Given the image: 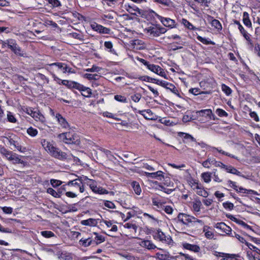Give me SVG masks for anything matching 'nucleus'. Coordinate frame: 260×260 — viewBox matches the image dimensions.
Wrapping results in <instances>:
<instances>
[{
  "label": "nucleus",
  "instance_id": "1",
  "mask_svg": "<svg viewBox=\"0 0 260 260\" xmlns=\"http://www.w3.org/2000/svg\"><path fill=\"white\" fill-rule=\"evenodd\" d=\"M175 220L176 231L183 234L192 233L199 228L198 224L201 226L204 224L202 220L182 213H179Z\"/></svg>",
  "mask_w": 260,
  "mask_h": 260
},
{
  "label": "nucleus",
  "instance_id": "2",
  "mask_svg": "<svg viewBox=\"0 0 260 260\" xmlns=\"http://www.w3.org/2000/svg\"><path fill=\"white\" fill-rule=\"evenodd\" d=\"M57 137L60 141L68 144H79L80 142L78 135L70 130L59 134Z\"/></svg>",
  "mask_w": 260,
  "mask_h": 260
},
{
  "label": "nucleus",
  "instance_id": "3",
  "mask_svg": "<svg viewBox=\"0 0 260 260\" xmlns=\"http://www.w3.org/2000/svg\"><path fill=\"white\" fill-rule=\"evenodd\" d=\"M167 29L158 24H150L145 28L144 31L152 37H157L166 32Z\"/></svg>",
  "mask_w": 260,
  "mask_h": 260
},
{
  "label": "nucleus",
  "instance_id": "4",
  "mask_svg": "<svg viewBox=\"0 0 260 260\" xmlns=\"http://www.w3.org/2000/svg\"><path fill=\"white\" fill-rule=\"evenodd\" d=\"M46 150L49 151L50 154L60 160H64L67 158V154L61 151L59 148L54 147L52 144H48Z\"/></svg>",
  "mask_w": 260,
  "mask_h": 260
},
{
  "label": "nucleus",
  "instance_id": "5",
  "mask_svg": "<svg viewBox=\"0 0 260 260\" xmlns=\"http://www.w3.org/2000/svg\"><path fill=\"white\" fill-rule=\"evenodd\" d=\"M8 47L16 55L19 56L26 57V53L16 43V41L13 39L7 40L5 41Z\"/></svg>",
  "mask_w": 260,
  "mask_h": 260
},
{
  "label": "nucleus",
  "instance_id": "6",
  "mask_svg": "<svg viewBox=\"0 0 260 260\" xmlns=\"http://www.w3.org/2000/svg\"><path fill=\"white\" fill-rule=\"evenodd\" d=\"M152 235L154 239L159 240L163 243L170 244L172 241L171 237L166 236L159 229L154 231Z\"/></svg>",
  "mask_w": 260,
  "mask_h": 260
},
{
  "label": "nucleus",
  "instance_id": "7",
  "mask_svg": "<svg viewBox=\"0 0 260 260\" xmlns=\"http://www.w3.org/2000/svg\"><path fill=\"white\" fill-rule=\"evenodd\" d=\"M6 138L8 141L9 144L13 145L19 152L24 153L27 150V149L26 147H23L19 144L17 141L16 140L17 139L16 136H14L13 137L9 136L8 137H6Z\"/></svg>",
  "mask_w": 260,
  "mask_h": 260
},
{
  "label": "nucleus",
  "instance_id": "8",
  "mask_svg": "<svg viewBox=\"0 0 260 260\" xmlns=\"http://www.w3.org/2000/svg\"><path fill=\"white\" fill-rule=\"evenodd\" d=\"M156 16L164 26L171 28L176 27V22L174 20L170 18L164 17L157 14Z\"/></svg>",
  "mask_w": 260,
  "mask_h": 260
},
{
  "label": "nucleus",
  "instance_id": "9",
  "mask_svg": "<svg viewBox=\"0 0 260 260\" xmlns=\"http://www.w3.org/2000/svg\"><path fill=\"white\" fill-rule=\"evenodd\" d=\"M87 185H88L92 190L94 193H99L100 194H108V191L102 187H98L95 184V182L94 180H92L91 183L86 182Z\"/></svg>",
  "mask_w": 260,
  "mask_h": 260
},
{
  "label": "nucleus",
  "instance_id": "10",
  "mask_svg": "<svg viewBox=\"0 0 260 260\" xmlns=\"http://www.w3.org/2000/svg\"><path fill=\"white\" fill-rule=\"evenodd\" d=\"M159 85L167 89H169L172 92L176 94L179 97H180V95L178 90L175 86V85L172 83H169L167 81H163V82H159Z\"/></svg>",
  "mask_w": 260,
  "mask_h": 260
},
{
  "label": "nucleus",
  "instance_id": "11",
  "mask_svg": "<svg viewBox=\"0 0 260 260\" xmlns=\"http://www.w3.org/2000/svg\"><path fill=\"white\" fill-rule=\"evenodd\" d=\"M61 84L63 85L66 86L69 88H75L77 89H82L83 85L80 83L72 81H69L67 80H63L61 81Z\"/></svg>",
  "mask_w": 260,
  "mask_h": 260
},
{
  "label": "nucleus",
  "instance_id": "12",
  "mask_svg": "<svg viewBox=\"0 0 260 260\" xmlns=\"http://www.w3.org/2000/svg\"><path fill=\"white\" fill-rule=\"evenodd\" d=\"M54 116L59 124L62 128H69V130H71V128L69 123L60 114L56 113Z\"/></svg>",
  "mask_w": 260,
  "mask_h": 260
},
{
  "label": "nucleus",
  "instance_id": "13",
  "mask_svg": "<svg viewBox=\"0 0 260 260\" xmlns=\"http://www.w3.org/2000/svg\"><path fill=\"white\" fill-rule=\"evenodd\" d=\"M27 113L29 114L36 121H40L44 122L45 121V117L41 114L39 111H33L31 109L27 110Z\"/></svg>",
  "mask_w": 260,
  "mask_h": 260
},
{
  "label": "nucleus",
  "instance_id": "14",
  "mask_svg": "<svg viewBox=\"0 0 260 260\" xmlns=\"http://www.w3.org/2000/svg\"><path fill=\"white\" fill-rule=\"evenodd\" d=\"M234 23L238 25V29H239L240 32L242 34L244 38L249 42L251 45H252L251 40L250 38V35L248 34L247 32L245 30L240 22L237 20H235Z\"/></svg>",
  "mask_w": 260,
  "mask_h": 260
},
{
  "label": "nucleus",
  "instance_id": "15",
  "mask_svg": "<svg viewBox=\"0 0 260 260\" xmlns=\"http://www.w3.org/2000/svg\"><path fill=\"white\" fill-rule=\"evenodd\" d=\"M91 26L93 30L98 31L100 33L104 34H110V29L104 27L101 25H99L96 23H94L93 24H92Z\"/></svg>",
  "mask_w": 260,
  "mask_h": 260
},
{
  "label": "nucleus",
  "instance_id": "16",
  "mask_svg": "<svg viewBox=\"0 0 260 260\" xmlns=\"http://www.w3.org/2000/svg\"><path fill=\"white\" fill-rule=\"evenodd\" d=\"M215 227L216 229L221 230L222 232L225 233L228 235L230 234L231 231L232 230L229 226L226 225L224 222L217 223L215 224Z\"/></svg>",
  "mask_w": 260,
  "mask_h": 260
},
{
  "label": "nucleus",
  "instance_id": "17",
  "mask_svg": "<svg viewBox=\"0 0 260 260\" xmlns=\"http://www.w3.org/2000/svg\"><path fill=\"white\" fill-rule=\"evenodd\" d=\"M178 136L181 137H183V138L185 139L183 140V142L184 143H187L188 141L190 142H196V139L194 138L191 135L183 133V132H179L178 133Z\"/></svg>",
  "mask_w": 260,
  "mask_h": 260
},
{
  "label": "nucleus",
  "instance_id": "18",
  "mask_svg": "<svg viewBox=\"0 0 260 260\" xmlns=\"http://www.w3.org/2000/svg\"><path fill=\"white\" fill-rule=\"evenodd\" d=\"M164 173L161 171H158L154 173H146V176L148 178H155L161 180L164 178Z\"/></svg>",
  "mask_w": 260,
  "mask_h": 260
},
{
  "label": "nucleus",
  "instance_id": "19",
  "mask_svg": "<svg viewBox=\"0 0 260 260\" xmlns=\"http://www.w3.org/2000/svg\"><path fill=\"white\" fill-rule=\"evenodd\" d=\"M183 247L184 248L193 251L194 252H199L201 248L197 245L191 244L188 243H185L183 244Z\"/></svg>",
  "mask_w": 260,
  "mask_h": 260
},
{
  "label": "nucleus",
  "instance_id": "20",
  "mask_svg": "<svg viewBox=\"0 0 260 260\" xmlns=\"http://www.w3.org/2000/svg\"><path fill=\"white\" fill-rule=\"evenodd\" d=\"M140 113L146 119H154V116L151 110L148 109L140 111Z\"/></svg>",
  "mask_w": 260,
  "mask_h": 260
},
{
  "label": "nucleus",
  "instance_id": "21",
  "mask_svg": "<svg viewBox=\"0 0 260 260\" xmlns=\"http://www.w3.org/2000/svg\"><path fill=\"white\" fill-rule=\"evenodd\" d=\"M156 257L159 260H171L174 257L171 256L169 252H165L164 253H156Z\"/></svg>",
  "mask_w": 260,
  "mask_h": 260
},
{
  "label": "nucleus",
  "instance_id": "22",
  "mask_svg": "<svg viewBox=\"0 0 260 260\" xmlns=\"http://www.w3.org/2000/svg\"><path fill=\"white\" fill-rule=\"evenodd\" d=\"M81 224L83 225L94 226L96 225L98 222L95 219L90 218L88 219L82 220L81 221Z\"/></svg>",
  "mask_w": 260,
  "mask_h": 260
},
{
  "label": "nucleus",
  "instance_id": "23",
  "mask_svg": "<svg viewBox=\"0 0 260 260\" xmlns=\"http://www.w3.org/2000/svg\"><path fill=\"white\" fill-rule=\"evenodd\" d=\"M197 112H200V117L206 116L209 119H211L214 115L212 113L211 109H204L200 111H197Z\"/></svg>",
  "mask_w": 260,
  "mask_h": 260
},
{
  "label": "nucleus",
  "instance_id": "24",
  "mask_svg": "<svg viewBox=\"0 0 260 260\" xmlns=\"http://www.w3.org/2000/svg\"><path fill=\"white\" fill-rule=\"evenodd\" d=\"M132 45L133 47V48L137 50H142L144 48L142 41L140 40H135L133 41Z\"/></svg>",
  "mask_w": 260,
  "mask_h": 260
},
{
  "label": "nucleus",
  "instance_id": "25",
  "mask_svg": "<svg viewBox=\"0 0 260 260\" xmlns=\"http://www.w3.org/2000/svg\"><path fill=\"white\" fill-rule=\"evenodd\" d=\"M214 163H216V159L214 158L208 157L202 163V165L204 167L209 169L211 165H214Z\"/></svg>",
  "mask_w": 260,
  "mask_h": 260
},
{
  "label": "nucleus",
  "instance_id": "26",
  "mask_svg": "<svg viewBox=\"0 0 260 260\" xmlns=\"http://www.w3.org/2000/svg\"><path fill=\"white\" fill-rule=\"evenodd\" d=\"M237 192L247 194H253L255 195H259V194L255 191L252 189H247L244 188L242 187H239L237 188V190H236Z\"/></svg>",
  "mask_w": 260,
  "mask_h": 260
},
{
  "label": "nucleus",
  "instance_id": "27",
  "mask_svg": "<svg viewBox=\"0 0 260 260\" xmlns=\"http://www.w3.org/2000/svg\"><path fill=\"white\" fill-rule=\"evenodd\" d=\"M139 79L142 81H144L151 82L154 83L159 85V82H163V81H160L158 79L152 78L148 76H141V77H139Z\"/></svg>",
  "mask_w": 260,
  "mask_h": 260
},
{
  "label": "nucleus",
  "instance_id": "28",
  "mask_svg": "<svg viewBox=\"0 0 260 260\" xmlns=\"http://www.w3.org/2000/svg\"><path fill=\"white\" fill-rule=\"evenodd\" d=\"M243 22L245 25L248 27H251L252 23L249 19V14L247 12H244L243 15Z\"/></svg>",
  "mask_w": 260,
  "mask_h": 260
},
{
  "label": "nucleus",
  "instance_id": "29",
  "mask_svg": "<svg viewBox=\"0 0 260 260\" xmlns=\"http://www.w3.org/2000/svg\"><path fill=\"white\" fill-rule=\"evenodd\" d=\"M212 173L210 172L203 173L201 174V178L206 183H209L211 180V175Z\"/></svg>",
  "mask_w": 260,
  "mask_h": 260
},
{
  "label": "nucleus",
  "instance_id": "30",
  "mask_svg": "<svg viewBox=\"0 0 260 260\" xmlns=\"http://www.w3.org/2000/svg\"><path fill=\"white\" fill-rule=\"evenodd\" d=\"M131 185L135 191V192L138 194L140 195L141 192V188L140 187V184L137 181H133L131 183Z\"/></svg>",
  "mask_w": 260,
  "mask_h": 260
},
{
  "label": "nucleus",
  "instance_id": "31",
  "mask_svg": "<svg viewBox=\"0 0 260 260\" xmlns=\"http://www.w3.org/2000/svg\"><path fill=\"white\" fill-rule=\"evenodd\" d=\"M13 151L8 150L4 147H0V153L1 155L5 157L7 160L8 159V157L11 154Z\"/></svg>",
  "mask_w": 260,
  "mask_h": 260
},
{
  "label": "nucleus",
  "instance_id": "32",
  "mask_svg": "<svg viewBox=\"0 0 260 260\" xmlns=\"http://www.w3.org/2000/svg\"><path fill=\"white\" fill-rule=\"evenodd\" d=\"M82 89H78L79 90L82 91V95L85 97H90L91 94V89L83 85Z\"/></svg>",
  "mask_w": 260,
  "mask_h": 260
},
{
  "label": "nucleus",
  "instance_id": "33",
  "mask_svg": "<svg viewBox=\"0 0 260 260\" xmlns=\"http://www.w3.org/2000/svg\"><path fill=\"white\" fill-rule=\"evenodd\" d=\"M147 68L148 69L156 74L159 72V70H160V67L159 66L155 65L154 64H150L149 63L147 66Z\"/></svg>",
  "mask_w": 260,
  "mask_h": 260
},
{
  "label": "nucleus",
  "instance_id": "34",
  "mask_svg": "<svg viewBox=\"0 0 260 260\" xmlns=\"http://www.w3.org/2000/svg\"><path fill=\"white\" fill-rule=\"evenodd\" d=\"M91 243L92 240L90 238L87 239L82 238L79 241L80 244L84 247H87L89 246L91 244Z\"/></svg>",
  "mask_w": 260,
  "mask_h": 260
},
{
  "label": "nucleus",
  "instance_id": "35",
  "mask_svg": "<svg viewBox=\"0 0 260 260\" xmlns=\"http://www.w3.org/2000/svg\"><path fill=\"white\" fill-rule=\"evenodd\" d=\"M104 46L107 48L109 49V52L111 53L117 55L114 49L113 48V44L110 41H106L104 43Z\"/></svg>",
  "mask_w": 260,
  "mask_h": 260
},
{
  "label": "nucleus",
  "instance_id": "36",
  "mask_svg": "<svg viewBox=\"0 0 260 260\" xmlns=\"http://www.w3.org/2000/svg\"><path fill=\"white\" fill-rule=\"evenodd\" d=\"M143 246L148 249H153L156 248V246L153 243L149 240H146L142 242Z\"/></svg>",
  "mask_w": 260,
  "mask_h": 260
},
{
  "label": "nucleus",
  "instance_id": "37",
  "mask_svg": "<svg viewBox=\"0 0 260 260\" xmlns=\"http://www.w3.org/2000/svg\"><path fill=\"white\" fill-rule=\"evenodd\" d=\"M202 203L200 200H196L193 202L192 208L195 212H199L200 211Z\"/></svg>",
  "mask_w": 260,
  "mask_h": 260
},
{
  "label": "nucleus",
  "instance_id": "38",
  "mask_svg": "<svg viewBox=\"0 0 260 260\" xmlns=\"http://www.w3.org/2000/svg\"><path fill=\"white\" fill-rule=\"evenodd\" d=\"M84 77L89 80H97L99 79L100 77V76L97 75V74H88L86 73L84 74Z\"/></svg>",
  "mask_w": 260,
  "mask_h": 260
},
{
  "label": "nucleus",
  "instance_id": "39",
  "mask_svg": "<svg viewBox=\"0 0 260 260\" xmlns=\"http://www.w3.org/2000/svg\"><path fill=\"white\" fill-rule=\"evenodd\" d=\"M13 164H24V161L21 160L20 158V156L18 155L17 154H15V156L12 159L11 161Z\"/></svg>",
  "mask_w": 260,
  "mask_h": 260
},
{
  "label": "nucleus",
  "instance_id": "40",
  "mask_svg": "<svg viewBox=\"0 0 260 260\" xmlns=\"http://www.w3.org/2000/svg\"><path fill=\"white\" fill-rule=\"evenodd\" d=\"M41 234L45 238H49L55 236L54 234L50 231H43L41 232Z\"/></svg>",
  "mask_w": 260,
  "mask_h": 260
},
{
  "label": "nucleus",
  "instance_id": "41",
  "mask_svg": "<svg viewBox=\"0 0 260 260\" xmlns=\"http://www.w3.org/2000/svg\"><path fill=\"white\" fill-rule=\"evenodd\" d=\"M197 39L199 41L202 42V43L206 44V45H209V44L214 45V43L213 42H212V41L208 40L206 38H203L200 36H198L197 37Z\"/></svg>",
  "mask_w": 260,
  "mask_h": 260
},
{
  "label": "nucleus",
  "instance_id": "42",
  "mask_svg": "<svg viewBox=\"0 0 260 260\" xmlns=\"http://www.w3.org/2000/svg\"><path fill=\"white\" fill-rule=\"evenodd\" d=\"M70 35L73 38L78 39L80 40V41H83L84 40V36L82 34H79L77 32H72L70 34Z\"/></svg>",
  "mask_w": 260,
  "mask_h": 260
},
{
  "label": "nucleus",
  "instance_id": "43",
  "mask_svg": "<svg viewBox=\"0 0 260 260\" xmlns=\"http://www.w3.org/2000/svg\"><path fill=\"white\" fill-rule=\"evenodd\" d=\"M47 192L51 194L52 196L55 198H60V193L57 192L52 188H48L47 190Z\"/></svg>",
  "mask_w": 260,
  "mask_h": 260
},
{
  "label": "nucleus",
  "instance_id": "44",
  "mask_svg": "<svg viewBox=\"0 0 260 260\" xmlns=\"http://www.w3.org/2000/svg\"><path fill=\"white\" fill-rule=\"evenodd\" d=\"M213 149H215L217 151H218V152L221 153L222 154H223V155H225L226 156H228L230 157H232V158H235L236 159H238V157L235 156V155H232L231 154H230L221 149H219V148H215V147H213Z\"/></svg>",
  "mask_w": 260,
  "mask_h": 260
},
{
  "label": "nucleus",
  "instance_id": "45",
  "mask_svg": "<svg viewBox=\"0 0 260 260\" xmlns=\"http://www.w3.org/2000/svg\"><path fill=\"white\" fill-rule=\"evenodd\" d=\"M27 133L31 137H35L38 134V131L32 127H30L27 129Z\"/></svg>",
  "mask_w": 260,
  "mask_h": 260
},
{
  "label": "nucleus",
  "instance_id": "46",
  "mask_svg": "<svg viewBox=\"0 0 260 260\" xmlns=\"http://www.w3.org/2000/svg\"><path fill=\"white\" fill-rule=\"evenodd\" d=\"M182 23L185 27L189 29L193 30L194 29V27L193 25L185 19H182Z\"/></svg>",
  "mask_w": 260,
  "mask_h": 260
},
{
  "label": "nucleus",
  "instance_id": "47",
  "mask_svg": "<svg viewBox=\"0 0 260 260\" xmlns=\"http://www.w3.org/2000/svg\"><path fill=\"white\" fill-rule=\"evenodd\" d=\"M221 89L227 95H230L232 93V89L225 84H222Z\"/></svg>",
  "mask_w": 260,
  "mask_h": 260
},
{
  "label": "nucleus",
  "instance_id": "48",
  "mask_svg": "<svg viewBox=\"0 0 260 260\" xmlns=\"http://www.w3.org/2000/svg\"><path fill=\"white\" fill-rule=\"evenodd\" d=\"M211 25L218 29H221L222 28L221 24L218 20H213L211 22Z\"/></svg>",
  "mask_w": 260,
  "mask_h": 260
},
{
  "label": "nucleus",
  "instance_id": "49",
  "mask_svg": "<svg viewBox=\"0 0 260 260\" xmlns=\"http://www.w3.org/2000/svg\"><path fill=\"white\" fill-rule=\"evenodd\" d=\"M48 2L53 8L58 7L61 6V3L58 0H48Z\"/></svg>",
  "mask_w": 260,
  "mask_h": 260
},
{
  "label": "nucleus",
  "instance_id": "50",
  "mask_svg": "<svg viewBox=\"0 0 260 260\" xmlns=\"http://www.w3.org/2000/svg\"><path fill=\"white\" fill-rule=\"evenodd\" d=\"M182 121L184 122H187L191 121V117L190 116V111H187L185 115L183 116L182 118Z\"/></svg>",
  "mask_w": 260,
  "mask_h": 260
},
{
  "label": "nucleus",
  "instance_id": "51",
  "mask_svg": "<svg viewBox=\"0 0 260 260\" xmlns=\"http://www.w3.org/2000/svg\"><path fill=\"white\" fill-rule=\"evenodd\" d=\"M216 113L220 117H226L228 115L224 110L219 108L216 109Z\"/></svg>",
  "mask_w": 260,
  "mask_h": 260
},
{
  "label": "nucleus",
  "instance_id": "52",
  "mask_svg": "<svg viewBox=\"0 0 260 260\" xmlns=\"http://www.w3.org/2000/svg\"><path fill=\"white\" fill-rule=\"evenodd\" d=\"M7 119L10 122L16 123L17 121L16 118L10 112H8L7 114Z\"/></svg>",
  "mask_w": 260,
  "mask_h": 260
},
{
  "label": "nucleus",
  "instance_id": "53",
  "mask_svg": "<svg viewBox=\"0 0 260 260\" xmlns=\"http://www.w3.org/2000/svg\"><path fill=\"white\" fill-rule=\"evenodd\" d=\"M50 183L53 187H56L62 184V181L52 179L50 180Z\"/></svg>",
  "mask_w": 260,
  "mask_h": 260
},
{
  "label": "nucleus",
  "instance_id": "54",
  "mask_svg": "<svg viewBox=\"0 0 260 260\" xmlns=\"http://www.w3.org/2000/svg\"><path fill=\"white\" fill-rule=\"evenodd\" d=\"M66 64L62 63V62H54L51 64H48V66L52 67V66H56L58 69L63 70V68Z\"/></svg>",
  "mask_w": 260,
  "mask_h": 260
},
{
  "label": "nucleus",
  "instance_id": "55",
  "mask_svg": "<svg viewBox=\"0 0 260 260\" xmlns=\"http://www.w3.org/2000/svg\"><path fill=\"white\" fill-rule=\"evenodd\" d=\"M158 189L167 194H170L173 191V189L167 188L161 184H158Z\"/></svg>",
  "mask_w": 260,
  "mask_h": 260
},
{
  "label": "nucleus",
  "instance_id": "56",
  "mask_svg": "<svg viewBox=\"0 0 260 260\" xmlns=\"http://www.w3.org/2000/svg\"><path fill=\"white\" fill-rule=\"evenodd\" d=\"M78 180L80 182V183H83L86 181H88L87 182L91 183L93 180L88 178L87 176L82 175V176L78 177L77 178Z\"/></svg>",
  "mask_w": 260,
  "mask_h": 260
},
{
  "label": "nucleus",
  "instance_id": "57",
  "mask_svg": "<svg viewBox=\"0 0 260 260\" xmlns=\"http://www.w3.org/2000/svg\"><path fill=\"white\" fill-rule=\"evenodd\" d=\"M249 115L255 121L258 122L259 121V117L255 112L250 111Z\"/></svg>",
  "mask_w": 260,
  "mask_h": 260
},
{
  "label": "nucleus",
  "instance_id": "58",
  "mask_svg": "<svg viewBox=\"0 0 260 260\" xmlns=\"http://www.w3.org/2000/svg\"><path fill=\"white\" fill-rule=\"evenodd\" d=\"M115 100L118 102H122V103H126L127 100L126 98L121 95H116L114 96Z\"/></svg>",
  "mask_w": 260,
  "mask_h": 260
},
{
  "label": "nucleus",
  "instance_id": "59",
  "mask_svg": "<svg viewBox=\"0 0 260 260\" xmlns=\"http://www.w3.org/2000/svg\"><path fill=\"white\" fill-rule=\"evenodd\" d=\"M190 113L191 117V120H197L200 117V112H197V111L192 112L190 111Z\"/></svg>",
  "mask_w": 260,
  "mask_h": 260
},
{
  "label": "nucleus",
  "instance_id": "60",
  "mask_svg": "<svg viewBox=\"0 0 260 260\" xmlns=\"http://www.w3.org/2000/svg\"><path fill=\"white\" fill-rule=\"evenodd\" d=\"M124 226L127 229H132L135 232H136L137 230V226L135 224L126 223L124 224Z\"/></svg>",
  "mask_w": 260,
  "mask_h": 260
},
{
  "label": "nucleus",
  "instance_id": "61",
  "mask_svg": "<svg viewBox=\"0 0 260 260\" xmlns=\"http://www.w3.org/2000/svg\"><path fill=\"white\" fill-rule=\"evenodd\" d=\"M222 205L224 208L228 209L230 210H233L234 207V204L233 203L228 202L223 203Z\"/></svg>",
  "mask_w": 260,
  "mask_h": 260
},
{
  "label": "nucleus",
  "instance_id": "62",
  "mask_svg": "<svg viewBox=\"0 0 260 260\" xmlns=\"http://www.w3.org/2000/svg\"><path fill=\"white\" fill-rule=\"evenodd\" d=\"M204 232H205V236L207 238H208L209 239H211L213 238L214 234L212 232L210 231H206L205 228L204 229Z\"/></svg>",
  "mask_w": 260,
  "mask_h": 260
},
{
  "label": "nucleus",
  "instance_id": "63",
  "mask_svg": "<svg viewBox=\"0 0 260 260\" xmlns=\"http://www.w3.org/2000/svg\"><path fill=\"white\" fill-rule=\"evenodd\" d=\"M101 68L98 66H92L91 68L87 69L86 70L87 72H98L100 71Z\"/></svg>",
  "mask_w": 260,
  "mask_h": 260
},
{
  "label": "nucleus",
  "instance_id": "64",
  "mask_svg": "<svg viewBox=\"0 0 260 260\" xmlns=\"http://www.w3.org/2000/svg\"><path fill=\"white\" fill-rule=\"evenodd\" d=\"M141 98V95L139 93H137L131 96L132 100L135 102H138Z\"/></svg>",
  "mask_w": 260,
  "mask_h": 260
}]
</instances>
